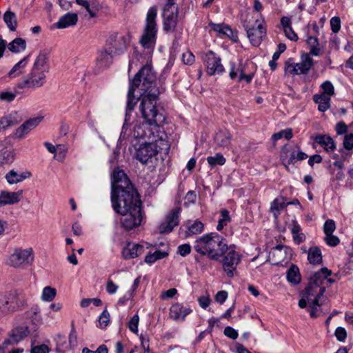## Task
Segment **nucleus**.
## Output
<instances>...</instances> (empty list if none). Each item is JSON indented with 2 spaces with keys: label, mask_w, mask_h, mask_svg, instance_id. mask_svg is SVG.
I'll list each match as a JSON object with an SVG mask.
<instances>
[{
  "label": "nucleus",
  "mask_w": 353,
  "mask_h": 353,
  "mask_svg": "<svg viewBox=\"0 0 353 353\" xmlns=\"http://www.w3.org/2000/svg\"><path fill=\"white\" fill-rule=\"evenodd\" d=\"M156 74L149 65L143 66L135 74L130 82L128 90L126 113L123 129L128 125V122L130 121V113L134 110L138 101V99L134 97L136 89L140 88L143 91L140 94L152 93L154 90L159 91L156 85Z\"/></svg>",
  "instance_id": "nucleus-1"
},
{
  "label": "nucleus",
  "mask_w": 353,
  "mask_h": 353,
  "mask_svg": "<svg viewBox=\"0 0 353 353\" xmlns=\"http://www.w3.org/2000/svg\"><path fill=\"white\" fill-rule=\"evenodd\" d=\"M111 202L113 210L118 214L141 209V201L134 186L111 191Z\"/></svg>",
  "instance_id": "nucleus-2"
},
{
  "label": "nucleus",
  "mask_w": 353,
  "mask_h": 353,
  "mask_svg": "<svg viewBox=\"0 0 353 353\" xmlns=\"http://www.w3.org/2000/svg\"><path fill=\"white\" fill-rule=\"evenodd\" d=\"M159 94V91L154 90L152 93L140 94L141 101L139 109L142 117L154 128H159L165 122L163 110H159L157 107Z\"/></svg>",
  "instance_id": "nucleus-3"
},
{
  "label": "nucleus",
  "mask_w": 353,
  "mask_h": 353,
  "mask_svg": "<svg viewBox=\"0 0 353 353\" xmlns=\"http://www.w3.org/2000/svg\"><path fill=\"white\" fill-rule=\"evenodd\" d=\"M157 8L154 6L150 7L146 16L144 32L140 40L145 48H152L155 43L157 32Z\"/></svg>",
  "instance_id": "nucleus-4"
},
{
  "label": "nucleus",
  "mask_w": 353,
  "mask_h": 353,
  "mask_svg": "<svg viewBox=\"0 0 353 353\" xmlns=\"http://www.w3.org/2000/svg\"><path fill=\"white\" fill-rule=\"evenodd\" d=\"M130 42L129 34H111L106 41L105 47L114 55H120L124 53Z\"/></svg>",
  "instance_id": "nucleus-5"
},
{
  "label": "nucleus",
  "mask_w": 353,
  "mask_h": 353,
  "mask_svg": "<svg viewBox=\"0 0 353 353\" xmlns=\"http://www.w3.org/2000/svg\"><path fill=\"white\" fill-rule=\"evenodd\" d=\"M34 251L32 248L27 249L16 248L10 255L8 264L15 268H23L34 261Z\"/></svg>",
  "instance_id": "nucleus-6"
},
{
  "label": "nucleus",
  "mask_w": 353,
  "mask_h": 353,
  "mask_svg": "<svg viewBox=\"0 0 353 353\" xmlns=\"http://www.w3.org/2000/svg\"><path fill=\"white\" fill-rule=\"evenodd\" d=\"M218 236L219 234L216 232H211L201 236L194 242V250L203 256L208 255L210 259L211 254L216 251L214 249V245H215Z\"/></svg>",
  "instance_id": "nucleus-7"
},
{
  "label": "nucleus",
  "mask_w": 353,
  "mask_h": 353,
  "mask_svg": "<svg viewBox=\"0 0 353 353\" xmlns=\"http://www.w3.org/2000/svg\"><path fill=\"white\" fill-rule=\"evenodd\" d=\"M254 24H250V21L247 19L243 22V26L247 32L248 37L250 43L254 46H259L266 35V29L262 23H259L258 19L254 21Z\"/></svg>",
  "instance_id": "nucleus-8"
},
{
  "label": "nucleus",
  "mask_w": 353,
  "mask_h": 353,
  "mask_svg": "<svg viewBox=\"0 0 353 353\" xmlns=\"http://www.w3.org/2000/svg\"><path fill=\"white\" fill-rule=\"evenodd\" d=\"M241 260V255L234 250V247L230 246V248L223 255V259L220 261L222 262L223 269L228 276H234Z\"/></svg>",
  "instance_id": "nucleus-9"
},
{
  "label": "nucleus",
  "mask_w": 353,
  "mask_h": 353,
  "mask_svg": "<svg viewBox=\"0 0 353 353\" xmlns=\"http://www.w3.org/2000/svg\"><path fill=\"white\" fill-rule=\"evenodd\" d=\"M179 9L174 3H168L165 5L163 12V30L165 32H173L175 30L178 22Z\"/></svg>",
  "instance_id": "nucleus-10"
},
{
  "label": "nucleus",
  "mask_w": 353,
  "mask_h": 353,
  "mask_svg": "<svg viewBox=\"0 0 353 353\" xmlns=\"http://www.w3.org/2000/svg\"><path fill=\"white\" fill-rule=\"evenodd\" d=\"M202 60L206 65L209 75L220 74L224 72V67L221 63V58L212 50L202 53Z\"/></svg>",
  "instance_id": "nucleus-11"
},
{
  "label": "nucleus",
  "mask_w": 353,
  "mask_h": 353,
  "mask_svg": "<svg viewBox=\"0 0 353 353\" xmlns=\"http://www.w3.org/2000/svg\"><path fill=\"white\" fill-rule=\"evenodd\" d=\"M46 72L32 68L28 77L19 85L20 88H40L46 83Z\"/></svg>",
  "instance_id": "nucleus-12"
},
{
  "label": "nucleus",
  "mask_w": 353,
  "mask_h": 353,
  "mask_svg": "<svg viewBox=\"0 0 353 353\" xmlns=\"http://www.w3.org/2000/svg\"><path fill=\"white\" fill-rule=\"evenodd\" d=\"M120 214L122 215L121 223L125 230H131L141 225L143 218L141 209L130 210L127 213Z\"/></svg>",
  "instance_id": "nucleus-13"
},
{
  "label": "nucleus",
  "mask_w": 353,
  "mask_h": 353,
  "mask_svg": "<svg viewBox=\"0 0 353 353\" xmlns=\"http://www.w3.org/2000/svg\"><path fill=\"white\" fill-rule=\"evenodd\" d=\"M158 153L157 146L152 142H145L140 145L136 151V159L142 163H146Z\"/></svg>",
  "instance_id": "nucleus-14"
},
{
  "label": "nucleus",
  "mask_w": 353,
  "mask_h": 353,
  "mask_svg": "<svg viewBox=\"0 0 353 353\" xmlns=\"http://www.w3.org/2000/svg\"><path fill=\"white\" fill-rule=\"evenodd\" d=\"M181 211V208L176 207L166 216L165 221L159 225L160 233H170L179 225Z\"/></svg>",
  "instance_id": "nucleus-15"
},
{
  "label": "nucleus",
  "mask_w": 353,
  "mask_h": 353,
  "mask_svg": "<svg viewBox=\"0 0 353 353\" xmlns=\"http://www.w3.org/2000/svg\"><path fill=\"white\" fill-rule=\"evenodd\" d=\"M133 186L125 172L119 168L114 169L112 174V191L125 189V187Z\"/></svg>",
  "instance_id": "nucleus-16"
},
{
  "label": "nucleus",
  "mask_w": 353,
  "mask_h": 353,
  "mask_svg": "<svg viewBox=\"0 0 353 353\" xmlns=\"http://www.w3.org/2000/svg\"><path fill=\"white\" fill-rule=\"evenodd\" d=\"M14 158V150L10 142L0 141V166L12 163Z\"/></svg>",
  "instance_id": "nucleus-17"
},
{
  "label": "nucleus",
  "mask_w": 353,
  "mask_h": 353,
  "mask_svg": "<svg viewBox=\"0 0 353 353\" xmlns=\"http://www.w3.org/2000/svg\"><path fill=\"white\" fill-rule=\"evenodd\" d=\"M43 117L31 118L25 121L18 128L16 129L14 132V137L17 139H23L31 130L34 129L41 122Z\"/></svg>",
  "instance_id": "nucleus-18"
},
{
  "label": "nucleus",
  "mask_w": 353,
  "mask_h": 353,
  "mask_svg": "<svg viewBox=\"0 0 353 353\" xmlns=\"http://www.w3.org/2000/svg\"><path fill=\"white\" fill-rule=\"evenodd\" d=\"M22 190H19L17 192L0 190V208L19 203L22 199Z\"/></svg>",
  "instance_id": "nucleus-19"
},
{
  "label": "nucleus",
  "mask_w": 353,
  "mask_h": 353,
  "mask_svg": "<svg viewBox=\"0 0 353 353\" xmlns=\"http://www.w3.org/2000/svg\"><path fill=\"white\" fill-rule=\"evenodd\" d=\"M288 254H291V250L288 247L279 245L270 251V259L273 264L278 265L288 259Z\"/></svg>",
  "instance_id": "nucleus-20"
},
{
  "label": "nucleus",
  "mask_w": 353,
  "mask_h": 353,
  "mask_svg": "<svg viewBox=\"0 0 353 353\" xmlns=\"http://www.w3.org/2000/svg\"><path fill=\"white\" fill-rule=\"evenodd\" d=\"M325 288L326 287L316 288L308 283L303 296H305L310 303L314 302V304H319V302H321V297L325 292Z\"/></svg>",
  "instance_id": "nucleus-21"
},
{
  "label": "nucleus",
  "mask_w": 353,
  "mask_h": 353,
  "mask_svg": "<svg viewBox=\"0 0 353 353\" xmlns=\"http://www.w3.org/2000/svg\"><path fill=\"white\" fill-rule=\"evenodd\" d=\"M144 252V247L142 245L128 242L122 251V256L125 259L137 258Z\"/></svg>",
  "instance_id": "nucleus-22"
},
{
  "label": "nucleus",
  "mask_w": 353,
  "mask_h": 353,
  "mask_svg": "<svg viewBox=\"0 0 353 353\" xmlns=\"http://www.w3.org/2000/svg\"><path fill=\"white\" fill-rule=\"evenodd\" d=\"M230 248V246L228 245L226 240L219 234L216 241L215 245H214V249L216 250V251L211 254L210 259L214 261H221V258L223 257L224 254H225Z\"/></svg>",
  "instance_id": "nucleus-23"
},
{
  "label": "nucleus",
  "mask_w": 353,
  "mask_h": 353,
  "mask_svg": "<svg viewBox=\"0 0 353 353\" xmlns=\"http://www.w3.org/2000/svg\"><path fill=\"white\" fill-rule=\"evenodd\" d=\"M332 274V271L327 268H323L321 270L315 272L310 279L309 283L316 288L325 287L324 283L327 277Z\"/></svg>",
  "instance_id": "nucleus-24"
},
{
  "label": "nucleus",
  "mask_w": 353,
  "mask_h": 353,
  "mask_svg": "<svg viewBox=\"0 0 353 353\" xmlns=\"http://www.w3.org/2000/svg\"><path fill=\"white\" fill-rule=\"evenodd\" d=\"M113 55L106 48L100 50L97 58V65L99 69L109 68L113 62Z\"/></svg>",
  "instance_id": "nucleus-25"
},
{
  "label": "nucleus",
  "mask_w": 353,
  "mask_h": 353,
  "mask_svg": "<svg viewBox=\"0 0 353 353\" xmlns=\"http://www.w3.org/2000/svg\"><path fill=\"white\" fill-rule=\"evenodd\" d=\"M314 141L327 152H333L336 149L335 141L328 134H318L314 137Z\"/></svg>",
  "instance_id": "nucleus-26"
},
{
  "label": "nucleus",
  "mask_w": 353,
  "mask_h": 353,
  "mask_svg": "<svg viewBox=\"0 0 353 353\" xmlns=\"http://www.w3.org/2000/svg\"><path fill=\"white\" fill-rule=\"evenodd\" d=\"M191 312L190 308L183 307L180 303L173 304L170 309V316L175 321H183Z\"/></svg>",
  "instance_id": "nucleus-27"
},
{
  "label": "nucleus",
  "mask_w": 353,
  "mask_h": 353,
  "mask_svg": "<svg viewBox=\"0 0 353 353\" xmlns=\"http://www.w3.org/2000/svg\"><path fill=\"white\" fill-rule=\"evenodd\" d=\"M281 160L286 170L291 171L290 165H294L296 161V156L294 151H290L287 145H284L281 152Z\"/></svg>",
  "instance_id": "nucleus-28"
},
{
  "label": "nucleus",
  "mask_w": 353,
  "mask_h": 353,
  "mask_svg": "<svg viewBox=\"0 0 353 353\" xmlns=\"http://www.w3.org/2000/svg\"><path fill=\"white\" fill-rule=\"evenodd\" d=\"M78 21V15L76 13L68 12L59 19L55 23L56 28L63 29L69 26H72L77 24Z\"/></svg>",
  "instance_id": "nucleus-29"
},
{
  "label": "nucleus",
  "mask_w": 353,
  "mask_h": 353,
  "mask_svg": "<svg viewBox=\"0 0 353 353\" xmlns=\"http://www.w3.org/2000/svg\"><path fill=\"white\" fill-rule=\"evenodd\" d=\"M49 54L46 51H41L39 52V55L37 57L34 63L33 64L32 68L41 70L44 72H49Z\"/></svg>",
  "instance_id": "nucleus-30"
},
{
  "label": "nucleus",
  "mask_w": 353,
  "mask_h": 353,
  "mask_svg": "<svg viewBox=\"0 0 353 353\" xmlns=\"http://www.w3.org/2000/svg\"><path fill=\"white\" fill-rule=\"evenodd\" d=\"M31 176L30 172H24L21 174H19L14 170H10L6 174V179L9 184H17L29 178Z\"/></svg>",
  "instance_id": "nucleus-31"
},
{
  "label": "nucleus",
  "mask_w": 353,
  "mask_h": 353,
  "mask_svg": "<svg viewBox=\"0 0 353 353\" xmlns=\"http://www.w3.org/2000/svg\"><path fill=\"white\" fill-rule=\"evenodd\" d=\"M210 26L212 30L217 32L219 34L225 35L234 41L238 39L237 34L228 26H223L219 23H210Z\"/></svg>",
  "instance_id": "nucleus-32"
},
{
  "label": "nucleus",
  "mask_w": 353,
  "mask_h": 353,
  "mask_svg": "<svg viewBox=\"0 0 353 353\" xmlns=\"http://www.w3.org/2000/svg\"><path fill=\"white\" fill-rule=\"evenodd\" d=\"M20 121L17 112H13L8 115L0 118V132L10 127L17 124Z\"/></svg>",
  "instance_id": "nucleus-33"
},
{
  "label": "nucleus",
  "mask_w": 353,
  "mask_h": 353,
  "mask_svg": "<svg viewBox=\"0 0 353 353\" xmlns=\"http://www.w3.org/2000/svg\"><path fill=\"white\" fill-rule=\"evenodd\" d=\"M28 334L29 331L26 327L16 328L12 331L10 339L6 343L8 344L17 343L27 336Z\"/></svg>",
  "instance_id": "nucleus-34"
},
{
  "label": "nucleus",
  "mask_w": 353,
  "mask_h": 353,
  "mask_svg": "<svg viewBox=\"0 0 353 353\" xmlns=\"http://www.w3.org/2000/svg\"><path fill=\"white\" fill-rule=\"evenodd\" d=\"M313 63V59L310 57L309 54H305L303 55L301 57V61L296 63L299 75L307 74L311 69Z\"/></svg>",
  "instance_id": "nucleus-35"
},
{
  "label": "nucleus",
  "mask_w": 353,
  "mask_h": 353,
  "mask_svg": "<svg viewBox=\"0 0 353 353\" xmlns=\"http://www.w3.org/2000/svg\"><path fill=\"white\" fill-rule=\"evenodd\" d=\"M23 304V299L16 292H12L9 294L8 300L6 301V305H10L8 310H15L21 307Z\"/></svg>",
  "instance_id": "nucleus-36"
},
{
  "label": "nucleus",
  "mask_w": 353,
  "mask_h": 353,
  "mask_svg": "<svg viewBox=\"0 0 353 353\" xmlns=\"http://www.w3.org/2000/svg\"><path fill=\"white\" fill-rule=\"evenodd\" d=\"M314 101L319 105L318 109L321 112H325L330 108V97L327 94H314Z\"/></svg>",
  "instance_id": "nucleus-37"
},
{
  "label": "nucleus",
  "mask_w": 353,
  "mask_h": 353,
  "mask_svg": "<svg viewBox=\"0 0 353 353\" xmlns=\"http://www.w3.org/2000/svg\"><path fill=\"white\" fill-rule=\"evenodd\" d=\"M288 206L285 202V198L280 196L276 198L272 203L270 206V210L274 213V216L276 218L280 214L281 210Z\"/></svg>",
  "instance_id": "nucleus-38"
},
{
  "label": "nucleus",
  "mask_w": 353,
  "mask_h": 353,
  "mask_svg": "<svg viewBox=\"0 0 353 353\" xmlns=\"http://www.w3.org/2000/svg\"><path fill=\"white\" fill-rule=\"evenodd\" d=\"M3 21L10 31H15L17 27V19L15 13L7 10L3 14Z\"/></svg>",
  "instance_id": "nucleus-39"
},
{
  "label": "nucleus",
  "mask_w": 353,
  "mask_h": 353,
  "mask_svg": "<svg viewBox=\"0 0 353 353\" xmlns=\"http://www.w3.org/2000/svg\"><path fill=\"white\" fill-rule=\"evenodd\" d=\"M214 141L219 146H228L230 144L231 134L228 131H219L216 134Z\"/></svg>",
  "instance_id": "nucleus-40"
},
{
  "label": "nucleus",
  "mask_w": 353,
  "mask_h": 353,
  "mask_svg": "<svg viewBox=\"0 0 353 353\" xmlns=\"http://www.w3.org/2000/svg\"><path fill=\"white\" fill-rule=\"evenodd\" d=\"M307 44L310 48V54L313 56H319L321 54V49L319 47V39L316 37H308Z\"/></svg>",
  "instance_id": "nucleus-41"
},
{
  "label": "nucleus",
  "mask_w": 353,
  "mask_h": 353,
  "mask_svg": "<svg viewBox=\"0 0 353 353\" xmlns=\"http://www.w3.org/2000/svg\"><path fill=\"white\" fill-rule=\"evenodd\" d=\"M307 259L310 263L320 264L322 262L321 250L318 247L310 248L308 250Z\"/></svg>",
  "instance_id": "nucleus-42"
},
{
  "label": "nucleus",
  "mask_w": 353,
  "mask_h": 353,
  "mask_svg": "<svg viewBox=\"0 0 353 353\" xmlns=\"http://www.w3.org/2000/svg\"><path fill=\"white\" fill-rule=\"evenodd\" d=\"M8 48L12 52H19L26 48V42L22 38H16L8 45Z\"/></svg>",
  "instance_id": "nucleus-43"
},
{
  "label": "nucleus",
  "mask_w": 353,
  "mask_h": 353,
  "mask_svg": "<svg viewBox=\"0 0 353 353\" xmlns=\"http://www.w3.org/2000/svg\"><path fill=\"white\" fill-rule=\"evenodd\" d=\"M29 61V56L25 57L23 59L16 63L9 72V77H17L22 74L23 69Z\"/></svg>",
  "instance_id": "nucleus-44"
},
{
  "label": "nucleus",
  "mask_w": 353,
  "mask_h": 353,
  "mask_svg": "<svg viewBox=\"0 0 353 353\" xmlns=\"http://www.w3.org/2000/svg\"><path fill=\"white\" fill-rule=\"evenodd\" d=\"M288 281L292 283L298 284L301 281L299 270L295 265H292L287 272Z\"/></svg>",
  "instance_id": "nucleus-45"
},
{
  "label": "nucleus",
  "mask_w": 353,
  "mask_h": 353,
  "mask_svg": "<svg viewBox=\"0 0 353 353\" xmlns=\"http://www.w3.org/2000/svg\"><path fill=\"white\" fill-rule=\"evenodd\" d=\"M143 124L145 125V127L143 128V132L145 134V139H147L148 142H153L156 141L155 139V132H157L158 128H154V125H151L149 124V122L143 121Z\"/></svg>",
  "instance_id": "nucleus-46"
},
{
  "label": "nucleus",
  "mask_w": 353,
  "mask_h": 353,
  "mask_svg": "<svg viewBox=\"0 0 353 353\" xmlns=\"http://www.w3.org/2000/svg\"><path fill=\"white\" fill-rule=\"evenodd\" d=\"M221 219L218 221V225L216 226V230L218 231H221L224 226H225L230 221L231 217L230 216V212L226 209H221L220 210Z\"/></svg>",
  "instance_id": "nucleus-47"
},
{
  "label": "nucleus",
  "mask_w": 353,
  "mask_h": 353,
  "mask_svg": "<svg viewBox=\"0 0 353 353\" xmlns=\"http://www.w3.org/2000/svg\"><path fill=\"white\" fill-rule=\"evenodd\" d=\"M225 159L221 153H217L214 156H210L207 158V162L210 168L216 165H223L225 163Z\"/></svg>",
  "instance_id": "nucleus-48"
},
{
  "label": "nucleus",
  "mask_w": 353,
  "mask_h": 353,
  "mask_svg": "<svg viewBox=\"0 0 353 353\" xmlns=\"http://www.w3.org/2000/svg\"><path fill=\"white\" fill-rule=\"evenodd\" d=\"M57 295V290L50 286H46L43 289L41 299L46 302L52 301Z\"/></svg>",
  "instance_id": "nucleus-49"
},
{
  "label": "nucleus",
  "mask_w": 353,
  "mask_h": 353,
  "mask_svg": "<svg viewBox=\"0 0 353 353\" xmlns=\"http://www.w3.org/2000/svg\"><path fill=\"white\" fill-rule=\"evenodd\" d=\"M145 127V125L143 124V122L137 121L133 128L132 135L135 139H144L145 138V134L143 132V128Z\"/></svg>",
  "instance_id": "nucleus-50"
},
{
  "label": "nucleus",
  "mask_w": 353,
  "mask_h": 353,
  "mask_svg": "<svg viewBox=\"0 0 353 353\" xmlns=\"http://www.w3.org/2000/svg\"><path fill=\"white\" fill-rule=\"evenodd\" d=\"M339 152L341 153V159L335 161L333 165L339 170H341L344 168L343 161L348 159L349 157L351 155V152H345L343 149H339Z\"/></svg>",
  "instance_id": "nucleus-51"
},
{
  "label": "nucleus",
  "mask_w": 353,
  "mask_h": 353,
  "mask_svg": "<svg viewBox=\"0 0 353 353\" xmlns=\"http://www.w3.org/2000/svg\"><path fill=\"white\" fill-rule=\"evenodd\" d=\"M343 150L345 152L353 150V134H345L343 140Z\"/></svg>",
  "instance_id": "nucleus-52"
},
{
  "label": "nucleus",
  "mask_w": 353,
  "mask_h": 353,
  "mask_svg": "<svg viewBox=\"0 0 353 353\" xmlns=\"http://www.w3.org/2000/svg\"><path fill=\"white\" fill-rule=\"evenodd\" d=\"M321 89L323 90V93L321 94H327L330 97L334 94V88L332 83L330 81H324L321 85Z\"/></svg>",
  "instance_id": "nucleus-53"
},
{
  "label": "nucleus",
  "mask_w": 353,
  "mask_h": 353,
  "mask_svg": "<svg viewBox=\"0 0 353 353\" xmlns=\"http://www.w3.org/2000/svg\"><path fill=\"white\" fill-rule=\"evenodd\" d=\"M99 326L103 329L105 328L110 322V314L107 310H104L99 318Z\"/></svg>",
  "instance_id": "nucleus-54"
},
{
  "label": "nucleus",
  "mask_w": 353,
  "mask_h": 353,
  "mask_svg": "<svg viewBox=\"0 0 353 353\" xmlns=\"http://www.w3.org/2000/svg\"><path fill=\"white\" fill-rule=\"evenodd\" d=\"M285 74L291 75H299L296 63H291L290 60L285 63Z\"/></svg>",
  "instance_id": "nucleus-55"
},
{
  "label": "nucleus",
  "mask_w": 353,
  "mask_h": 353,
  "mask_svg": "<svg viewBox=\"0 0 353 353\" xmlns=\"http://www.w3.org/2000/svg\"><path fill=\"white\" fill-rule=\"evenodd\" d=\"M203 230V224L199 221H195L188 228V232L192 234H196L202 232Z\"/></svg>",
  "instance_id": "nucleus-56"
},
{
  "label": "nucleus",
  "mask_w": 353,
  "mask_h": 353,
  "mask_svg": "<svg viewBox=\"0 0 353 353\" xmlns=\"http://www.w3.org/2000/svg\"><path fill=\"white\" fill-rule=\"evenodd\" d=\"M336 229L335 222L332 219L327 220L323 225L325 234H332Z\"/></svg>",
  "instance_id": "nucleus-57"
},
{
  "label": "nucleus",
  "mask_w": 353,
  "mask_h": 353,
  "mask_svg": "<svg viewBox=\"0 0 353 353\" xmlns=\"http://www.w3.org/2000/svg\"><path fill=\"white\" fill-rule=\"evenodd\" d=\"M139 317L137 314L134 315L128 323V328L133 333H137Z\"/></svg>",
  "instance_id": "nucleus-58"
},
{
  "label": "nucleus",
  "mask_w": 353,
  "mask_h": 353,
  "mask_svg": "<svg viewBox=\"0 0 353 353\" xmlns=\"http://www.w3.org/2000/svg\"><path fill=\"white\" fill-rule=\"evenodd\" d=\"M181 60L185 65H192L194 62V55L189 50L182 54Z\"/></svg>",
  "instance_id": "nucleus-59"
},
{
  "label": "nucleus",
  "mask_w": 353,
  "mask_h": 353,
  "mask_svg": "<svg viewBox=\"0 0 353 353\" xmlns=\"http://www.w3.org/2000/svg\"><path fill=\"white\" fill-rule=\"evenodd\" d=\"M238 70L239 71V81L245 80L248 83L251 82V81L253 78V76H254L253 74H245L241 65H239L238 66Z\"/></svg>",
  "instance_id": "nucleus-60"
},
{
  "label": "nucleus",
  "mask_w": 353,
  "mask_h": 353,
  "mask_svg": "<svg viewBox=\"0 0 353 353\" xmlns=\"http://www.w3.org/2000/svg\"><path fill=\"white\" fill-rule=\"evenodd\" d=\"M325 241L328 245L332 247L336 246L340 242L339 239L332 234H325Z\"/></svg>",
  "instance_id": "nucleus-61"
},
{
  "label": "nucleus",
  "mask_w": 353,
  "mask_h": 353,
  "mask_svg": "<svg viewBox=\"0 0 353 353\" xmlns=\"http://www.w3.org/2000/svg\"><path fill=\"white\" fill-rule=\"evenodd\" d=\"M330 26L333 32L336 33L341 28V19L339 17H334L330 20Z\"/></svg>",
  "instance_id": "nucleus-62"
},
{
  "label": "nucleus",
  "mask_w": 353,
  "mask_h": 353,
  "mask_svg": "<svg viewBox=\"0 0 353 353\" xmlns=\"http://www.w3.org/2000/svg\"><path fill=\"white\" fill-rule=\"evenodd\" d=\"M82 353H108V350L105 345H101L95 351L90 350L88 347H84L82 350Z\"/></svg>",
  "instance_id": "nucleus-63"
},
{
  "label": "nucleus",
  "mask_w": 353,
  "mask_h": 353,
  "mask_svg": "<svg viewBox=\"0 0 353 353\" xmlns=\"http://www.w3.org/2000/svg\"><path fill=\"white\" fill-rule=\"evenodd\" d=\"M31 353H48L49 347L46 345H32Z\"/></svg>",
  "instance_id": "nucleus-64"
}]
</instances>
